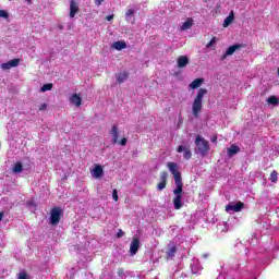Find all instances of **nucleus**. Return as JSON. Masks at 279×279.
Returning a JSON list of instances; mask_svg holds the SVG:
<instances>
[{
	"label": "nucleus",
	"mask_w": 279,
	"mask_h": 279,
	"mask_svg": "<svg viewBox=\"0 0 279 279\" xmlns=\"http://www.w3.org/2000/svg\"><path fill=\"white\" fill-rule=\"evenodd\" d=\"M167 167L170 173H172L177 186V189L173 190V206L175 210H180V208H182V191L184 189V183H182V172L179 171L180 168L178 167V163L173 161H169Z\"/></svg>",
	"instance_id": "nucleus-1"
},
{
	"label": "nucleus",
	"mask_w": 279,
	"mask_h": 279,
	"mask_svg": "<svg viewBox=\"0 0 279 279\" xmlns=\"http://www.w3.org/2000/svg\"><path fill=\"white\" fill-rule=\"evenodd\" d=\"M208 95V89L199 88L192 104V114L195 119H199V112L204 108V96Z\"/></svg>",
	"instance_id": "nucleus-2"
},
{
	"label": "nucleus",
	"mask_w": 279,
	"mask_h": 279,
	"mask_svg": "<svg viewBox=\"0 0 279 279\" xmlns=\"http://www.w3.org/2000/svg\"><path fill=\"white\" fill-rule=\"evenodd\" d=\"M195 146L197 154L203 157L208 156V153L210 151V144L208 143V140L202 137V135H197L195 138Z\"/></svg>",
	"instance_id": "nucleus-3"
},
{
	"label": "nucleus",
	"mask_w": 279,
	"mask_h": 279,
	"mask_svg": "<svg viewBox=\"0 0 279 279\" xmlns=\"http://www.w3.org/2000/svg\"><path fill=\"white\" fill-rule=\"evenodd\" d=\"M63 216L62 208L58 206L52 207L50 210V226H58Z\"/></svg>",
	"instance_id": "nucleus-4"
},
{
	"label": "nucleus",
	"mask_w": 279,
	"mask_h": 279,
	"mask_svg": "<svg viewBox=\"0 0 279 279\" xmlns=\"http://www.w3.org/2000/svg\"><path fill=\"white\" fill-rule=\"evenodd\" d=\"M242 49H245V44H235L230 46L226 53L222 54L221 60H226L228 56H233L235 51H241Z\"/></svg>",
	"instance_id": "nucleus-5"
},
{
	"label": "nucleus",
	"mask_w": 279,
	"mask_h": 279,
	"mask_svg": "<svg viewBox=\"0 0 279 279\" xmlns=\"http://www.w3.org/2000/svg\"><path fill=\"white\" fill-rule=\"evenodd\" d=\"M245 208V204L241 201H239L235 205L229 204L226 206L227 213L233 211V213H241Z\"/></svg>",
	"instance_id": "nucleus-6"
},
{
	"label": "nucleus",
	"mask_w": 279,
	"mask_h": 279,
	"mask_svg": "<svg viewBox=\"0 0 279 279\" xmlns=\"http://www.w3.org/2000/svg\"><path fill=\"white\" fill-rule=\"evenodd\" d=\"M177 151H178V154H182V151H183L184 160H191V158H193V153L191 151V148H189L184 145H179Z\"/></svg>",
	"instance_id": "nucleus-7"
},
{
	"label": "nucleus",
	"mask_w": 279,
	"mask_h": 279,
	"mask_svg": "<svg viewBox=\"0 0 279 279\" xmlns=\"http://www.w3.org/2000/svg\"><path fill=\"white\" fill-rule=\"evenodd\" d=\"M20 63H21V59L10 60L9 62L1 64V70L2 71H10V69L16 68Z\"/></svg>",
	"instance_id": "nucleus-8"
},
{
	"label": "nucleus",
	"mask_w": 279,
	"mask_h": 279,
	"mask_svg": "<svg viewBox=\"0 0 279 279\" xmlns=\"http://www.w3.org/2000/svg\"><path fill=\"white\" fill-rule=\"evenodd\" d=\"M138 247H141V240H138V238H133L131 245H130L131 256H134L138 253Z\"/></svg>",
	"instance_id": "nucleus-9"
},
{
	"label": "nucleus",
	"mask_w": 279,
	"mask_h": 279,
	"mask_svg": "<svg viewBox=\"0 0 279 279\" xmlns=\"http://www.w3.org/2000/svg\"><path fill=\"white\" fill-rule=\"evenodd\" d=\"M167 178H168L167 171H162L160 173V182L157 184V189L159 191H165V189H167Z\"/></svg>",
	"instance_id": "nucleus-10"
},
{
	"label": "nucleus",
	"mask_w": 279,
	"mask_h": 279,
	"mask_svg": "<svg viewBox=\"0 0 279 279\" xmlns=\"http://www.w3.org/2000/svg\"><path fill=\"white\" fill-rule=\"evenodd\" d=\"M110 135L112 136L111 143L117 145L119 143V125L113 124L110 131Z\"/></svg>",
	"instance_id": "nucleus-11"
},
{
	"label": "nucleus",
	"mask_w": 279,
	"mask_h": 279,
	"mask_svg": "<svg viewBox=\"0 0 279 279\" xmlns=\"http://www.w3.org/2000/svg\"><path fill=\"white\" fill-rule=\"evenodd\" d=\"M77 12H80V5L75 0H70V19H75Z\"/></svg>",
	"instance_id": "nucleus-12"
},
{
	"label": "nucleus",
	"mask_w": 279,
	"mask_h": 279,
	"mask_svg": "<svg viewBox=\"0 0 279 279\" xmlns=\"http://www.w3.org/2000/svg\"><path fill=\"white\" fill-rule=\"evenodd\" d=\"M70 104H72V106H76V108H80V106H82V97L80 94H72L70 97Z\"/></svg>",
	"instance_id": "nucleus-13"
},
{
	"label": "nucleus",
	"mask_w": 279,
	"mask_h": 279,
	"mask_svg": "<svg viewBox=\"0 0 279 279\" xmlns=\"http://www.w3.org/2000/svg\"><path fill=\"white\" fill-rule=\"evenodd\" d=\"M177 64H178L179 69H185V66L189 65V57H186V56L179 57L177 60Z\"/></svg>",
	"instance_id": "nucleus-14"
},
{
	"label": "nucleus",
	"mask_w": 279,
	"mask_h": 279,
	"mask_svg": "<svg viewBox=\"0 0 279 279\" xmlns=\"http://www.w3.org/2000/svg\"><path fill=\"white\" fill-rule=\"evenodd\" d=\"M205 80L203 77H198L196 80H194L191 84H190V88L192 90H195L197 88H199V86H202V84H204Z\"/></svg>",
	"instance_id": "nucleus-15"
},
{
	"label": "nucleus",
	"mask_w": 279,
	"mask_h": 279,
	"mask_svg": "<svg viewBox=\"0 0 279 279\" xmlns=\"http://www.w3.org/2000/svg\"><path fill=\"white\" fill-rule=\"evenodd\" d=\"M239 151H241V147L233 144L228 148L227 154L230 158H232V156H235V154H239Z\"/></svg>",
	"instance_id": "nucleus-16"
},
{
	"label": "nucleus",
	"mask_w": 279,
	"mask_h": 279,
	"mask_svg": "<svg viewBox=\"0 0 279 279\" xmlns=\"http://www.w3.org/2000/svg\"><path fill=\"white\" fill-rule=\"evenodd\" d=\"M193 27V19L189 17L180 27L181 32H185V29H191Z\"/></svg>",
	"instance_id": "nucleus-17"
},
{
	"label": "nucleus",
	"mask_w": 279,
	"mask_h": 279,
	"mask_svg": "<svg viewBox=\"0 0 279 279\" xmlns=\"http://www.w3.org/2000/svg\"><path fill=\"white\" fill-rule=\"evenodd\" d=\"M234 21V11H231L229 16H227L222 23L223 27H228Z\"/></svg>",
	"instance_id": "nucleus-18"
},
{
	"label": "nucleus",
	"mask_w": 279,
	"mask_h": 279,
	"mask_svg": "<svg viewBox=\"0 0 279 279\" xmlns=\"http://www.w3.org/2000/svg\"><path fill=\"white\" fill-rule=\"evenodd\" d=\"M177 253H178V247L172 246L168 248V251L166 252V258L167 259L174 258Z\"/></svg>",
	"instance_id": "nucleus-19"
},
{
	"label": "nucleus",
	"mask_w": 279,
	"mask_h": 279,
	"mask_svg": "<svg viewBox=\"0 0 279 279\" xmlns=\"http://www.w3.org/2000/svg\"><path fill=\"white\" fill-rule=\"evenodd\" d=\"M126 48H128V44H125V41L113 43V49H116L117 51H122V49H126Z\"/></svg>",
	"instance_id": "nucleus-20"
},
{
	"label": "nucleus",
	"mask_w": 279,
	"mask_h": 279,
	"mask_svg": "<svg viewBox=\"0 0 279 279\" xmlns=\"http://www.w3.org/2000/svg\"><path fill=\"white\" fill-rule=\"evenodd\" d=\"M101 175H104V168L101 166L97 165L94 168V177L95 178H101Z\"/></svg>",
	"instance_id": "nucleus-21"
},
{
	"label": "nucleus",
	"mask_w": 279,
	"mask_h": 279,
	"mask_svg": "<svg viewBox=\"0 0 279 279\" xmlns=\"http://www.w3.org/2000/svg\"><path fill=\"white\" fill-rule=\"evenodd\" d=\"M128 77H129L128 72L119 73L117 76L118 83L123 84V82H125V80H128Z\"/></svg>",
	"instance_id": "nucleus-22"
},
{
	"label": "nucleus",
	"mask_w": 279,
	"mask_h": 279,
	"mask_svg": "<svg viewBox=\"0 0 279 279\" xmlns=\"http://www.w3.org/2000/svg\"><path fill=\"white\" fill-rule=\"evenodd\" d=\"M13 173H23V163L16 162L13 167Z\"/></svg>",
	"instance_id": "nucleus-23"
},
{
	"label": "nucleus",
	"mask_w": 279,
	"mask_h": 279,
	"mask_svg": "<svg viewBox=\"0 0 279 279\" xmlns=\"http://www.w3.org/2000/svg\"><path fill=\"white\" fill-rule=\"evenodd\" d=\"M267 102L270 104L271 106H278L279 99H278V97H276V96H270V97L267 99Z\"/></svg>",
	"instance_id": "nucleus-24"
},
{
	"label": "nucleus",
	"mask_w": 279,
	"mask_h": 279,
	"mask_svg": "<svg viewBox=\"0 0 279 279\" xmlns=\"http://www.w3.org/2000/svg\"><path fill=\"white\" fill-rule=\"evenodd\" d=\"M270 182H272V184H276V182H278V171L274 170L270 173Z\"/></svg>",
	"instance_id": "nucleus-25"
},
{
	"label": "nucleus",
	"mask_w": 279,
	"mask_h": 279,
	"mask_svg": "<svg viewBox=\"0 0 279 279\" xmlns=\"http://www.w3.org/2000/svg\"><path fill=\"white\" fill-rule=\"evenodd\" d=\"M51 88H53V84L47 83L41 86V93H47V90H51Z\"/></svg>",
	"instance_id": "nucleus-26"
},
{
	"label": "nucleus",
	"mask_w": 279,
	"mask_h": 279,
	"mask_svg": "<svg viewBox=\"0 0 279 279\" xmlns=\"http://www.w3.org/2000/svg\"><path fill=\"white\" fill-rule=\"evenodd\" d=\"M130 16H134V10H132V9H129V10H126V12H125V20H126L128 22H130Z\"/></svg>",
	"instance_id": "nucleus-27"
},
{
	"label": "nucleus",
	"mask_w": 279,
	"mask_h": 279,
	"mask_svg": "<svg viewBox=\"0 0 279 279\" xmlns=\"http://www.w3.org/2000/svg\"><path fill=\"white\" fill-rule=\"evenodd\" d=\"M0 19H10V14L5 10H0Z\"/></svg>",
	"instance_id": "nucleus-28"
},
{
	"label": "nucleus",
	"mask_w": 279,
	"mask_h": 279,
	"mask_svg": "<svg viewBox=\"0 0 279 279\" xmlns=\"http://www.w3.org/2000/svg\"><path fill=\"white\" fill-rule=\"evenodd\" d=\"M217 43V38L213 37L210 41L206 45L207 49H210Z\"/></svg>",
	"instance_id": "nucleus-29"
},
{
	"label": "nucleus",
	"mask_w": 279,
	"mask_h": 279,
	"mask_svg": "<svg viewBox=\"0 0 279 279\" xmlns=\"http://www.w3.org/2000/svg\"><path fill=\"white\" fill-rule=\"evenodd\" d=\"M17 279H29V277H27V272L22 271L17 275Z\"/></svg>",
	"instance_id": "nucleus-30"
},
{
	"label": "nucleus",
	"mask_w": 279,
	"mask_h": 279,
	"mask_svg": "<svg viewBox=\"0 0 279 279\" xmlns=\"http://www.w3.org/2000/svg\"><path fill=\"white\" fill-rule=\"evenodd\" d=\"M119 145H121V147H125L128 145V138L123 137L121 141H118Z\"/></svg>",
	"instance_id": "nucleus-31"
},
{
	"label": "nucleus",
	"mask_w": 279,
	"mask_h": 279,
	"mask_svg": "<svg viewBox=\"0 0 279 279\" xmlns=\"http://www.w3.org/2000/svg\"><path fill=\"white\" fill-rule=\"evenodd\" d=\"M112 198H113L114 202H119V194H118L117 190H113Z\"/></svg>",
	"instance_id": "nucleus-32"
},
{
	"label": "nucleus",
	"mask_w": 279,
	"mask_h": 279,
	"mask_svg": "<svg viewBox=\"0 0 279 279\" xmlns=\"http://www.w3.org/2000/svg\"><path fill=\"white\" fill-rule=\"evenodd\" d=\"M45 110H47V104L46 102L40 105L39 112H45Z\"/></svg>",
	"instance_id": "nucleus-33"
},
{
	"label": "nucleus",
	"mask_w": 279,
	"mask_h": 279,
	"mask_svg": "<svg viewBox=\"0 0 279 279\" xmlns=\"http://www.w3.org/2000/svg\"><path fill=\"white\" fill-rule=\"evenodd\" d=\"M123 234H124L123 230L120 229V230L118 231V233H117V238H118V239H121V236H123Z\"/></svg>",
	"instance_id": "nucleus-34"
},
{
	"label": "nucleus",
	"mask_w": 279,
	"mask_h": 279,
	"mask_svg": "<svg viewBox=\"0 0 279 279\" xmlns=\"http://www.w3.org/2000/svg\"><path fill=\"white\" fill-rule=\"evenodd\" d=\"M114 19V14L107 15L106 21H112Z\"/></svg>",
	"instance_id": "nucleus-35"
},
{
	"label": "nucleus",
	"mask_w": 279,
	"mask_h": 279,
	"mask_svg": "<svg viewBox=\"0 0 279 279\" xmlns=\"http://www.w3.org/2000/svg\"><path fill=\"white\" fill-rule=\"evenodd\" d=\"M5 216V213L0 211V221H3V217Z\"/></svg>",
	"instance_id": "nucleus-36"
},
{
	"label": "nucleus",
	"mask_w": 279,
	"mask_h": 279,
	"mask_svg": "<svg viewBox=\"0 0 279 279\" xmlns=\"http://www.w3.org/2000/svg\"><path fill=\"white\" fill-rule=\"evenodd\" d=\"M95 3L96 5H101V3H104V0H96Z\"/></svg>",
	"instance_id": "nucleus-37"
},
{
	"label": "nucleus",
	"mask_w": 279,
	"mask_h": 279,
	"mask_svg": "<svg viewBox=\"0 0 279 279\" xmlns=\"http://www.w3.org/2000/svg\"><path fill=\"white\" fill-rule=\"evenodd\" d=\"M211 143H217V136H214V137L211 138Z\"/></svg>",
	"instance_id": "nucleus-38"
},
{
	"label": "nucleus",
	"mask_w": 279,
	"mask_h": 279,
	"mask_svg": "<svg viewBox=\"0 0 279 279\" xmlns=\"http://www.w3.org/2000/svg\"><path fill=\"white\" fill-rule=\"evenodd\" d=\"M58 29H60V32H62V29H64V26L59 25V26H58Z\"/></svg>",
	"instance_id": "nucleus-39"
},
{
	"label": "nucleus",
	"mask_w": 279,
	"mask_h": 279,
	"mask_svg": "<svg viewBox=\"0 0 279 279\" xmlns=\"http://www.w3.org/2000/svg\"><path fill=\"white\" fill-rule=\"evenodd\" d=\"M28 1V3H32V0H27Z\"/></svg>",
	"instance_id": "nucleus-40"
},
{
	"label": "nucleus",
	"mask_w": 279,
	"mask_h": 279,
	"mask_svg": "<svg viewBox=\"0 0 279 279\" xmlns=\"http://www.w3.org/2000/svg\"><path fill=\"white\" fill-rule=\"evenodd\" d=\"M119 271H123V269H120Z\"/></svg>",
	"instance_id": "nucleus-41"
}]
</instances>
